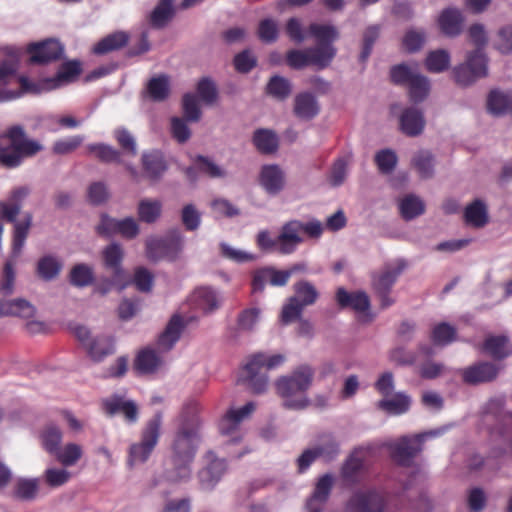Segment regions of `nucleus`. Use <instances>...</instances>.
I'll return each instance as SVG.
<instances>
[{
	"label": "nucleus",
	"instance_id": "f257e3e1",
	"mask_svg": "<svg viewBox=\"0 0 512 512\" xmlns=\"http://www.w3.org/2000/svg\"><path fill=\"white\" fill-rule=\"evenodd\" d=\"M199 405L188 403L179 416V426L171 444L170 461L172 467L165 471L167 481L177 483L190 478L191 464L195 458L200 440Z\"/></svg>",
	"mask_w": 512,
	"mask_h": 512
},
{
	"label": "nucleus",
	"instance_id": "f03ea898",
	"mask_svg": "<svg viewBox=\"0 0 512 512\" xmlns=\"http://www.w3.org/2000/svg\"><path fill=\"white\" fill-rule=\"evenodd\" d=\"M29 194L30 189L27 186H19L15 187L10 192L7 200L0 201V221L14 224L11 254L4 264L0 280V292L4 296L13 293L16 277L14 266L22 252L32 224V216L29 213L25 215L23 220H16L22 208L23 201Z\"/></svg>",
	"mask_w": 512,
	"mask_h": 512
},
{
	"label": "nucleus",
	"instance_id": "7ed1b4c3",
	"mask_svg": "<svg viewBox=\"0 0 512 512\" xmlns=\"http://www.w3.org/2000/svg\"><path fill=\"white\" fill-rule=\"evenodd\" d=\"M309 34L317 40V45L305 49H291L286 53L287 65L295 70L313 66L323 70L330 66L336 56L333 42L339 33L332 25L312 23L308 28Z\"/></svg>",
	"mask_w": 512,
	"mask_h": 512
},
{
	"label": "nucleus",
	"instance_id": "20e7f679",
	"mask_svg": "<svg viewBox=\"0 0 512 512\" xmlns=\"http://www.w3.org/2000/svg\"><path fill=\"white\" fill-rule=\"evenodd\" d=\"M323 233V226L318 220L302 222L290 220L285 222L277 237H273L267 229L260 230L256 235V246L265 253L277 252L281 255L294 253L305 241V236L318 239Z\"/></svg>",
	"mask_w": 512,
	"mask_h": 512
},
{
	"label": "nucleus",
	"instance_id": "39448f33",
	"mask_svg": "<svg viewBox=\"0 0 512 512\" xmlns=\"http://www.w3.org/2000/svg\"><path fill=\"white\" fill-rule=\"evenodd\" d=\"M468 35L470 41L477 48L467 55L465 63L454 68L455 81L461 86H468L477 79L486 77L488 73V59L483 52V48L487 44L484 26L478 23L471 25Z\"/></svg>",
	"mask_w": 512,
	"mask_h": 512
},
{
	"label": "nucleus",
	"instance_id": "423d86ee",
	"mask_svg": "<svg viewBox=\"0 0 512 512\" xmlns=\"http://www.w3.org/2000/svg\"><path fill=\"white\" fill-rule=\"evenodd\" d=\"M42 149L38 141L26 137L22 126L13 125L0 134V165L7 169L16 168L24 158L34 156Z\"/></svg>",
	"mask_w": 512,
	"mask_h": 512
},
{
	"label": "nucleus",
	"instance_id": "0eeeda50",
	"mask_svg": "<svg viewBox=\"0 0 512 512\" xmlns=\"http://www.w3.org/2000/svg\"><path fill=\"white\" fill-rule=\"evenodd\" d=\"M314 378V370L309 365H300L290 375L277 379V393L284 399L289 409H303L308 405L306 392Z\"/></svg>",
	"mask_w": 512,
	"mask_h": 512
},
{
	"label": "nucleus",
	"instance_id": "6e6552de",
	"mask_svg": "<svg viewBox=\"0 0 512 512\" xmlns=\"http://www.w3.org/2000/svg\"><path fill=\"white\" fill-rule=\"evenodd\" d=\"M284 362L285 356L282 354L267 356L264 353H256L243 366L238 382L246 385L255 394L263 393L268 386L266 372L282 365Z\"/></svg>",
	"mask_w": 512,
	"mask_h": 512
},
{
	"label": "nucleus",
	"instance_id": "1a4fd4ad",
	"mask_svg": "<svg viewBox=\"0 0 512 512\" xmlns=\"http://www.w3.org/2000/svg\"><path fill=\"white\" fill-rule=\"evenodd\" d=\"M162 427V413L157 412L151 417L141 431V440L129 448L128 463L130 466L144 463L158 444Z\"/></svg>",
	"mask_w": 512,
	"mask_h": 512
},
{
	"label": "nucleus",
	"instance_id": "9d476101",
	"mask_svg": "<svg viewBox=\"0 0 512 512\" xmlns=\"http://www.w3.org/2000/svg\"><path fill=\"white\" fill-rule=\"evenodd\" d=\"M183 249V236L172 231L163 238L151 237L146 240V257L152 262L175 261Z\"/></svg>",
	"mask_w": 512,
	"mask_h": 512
},
{
	"label": "nucleus",
	"instance_id": "9b49d317",
	"mask_svg": "<svg viewBox=\"0 0 512 512\" xmlns=\"http://www.w3.org/2000/svg\"><path fill=\"white\" fill-rule=\"evenodd\" d=\"M403 261L385 264L379 273L372 276V286L375 293L380 298V306L386 309L394 303V299L389 296L391 289L398 277L405 269Z\"/></svg>",
	"mask_w": 512,
	"mask_h": 512
},
{
	"label": "nucleus",
	"instance_id": "f8f14e48",
	"mask_svg": "<svg viewBox=\"0 0 512 512\" xmlns=\"http://www.w3.org/2000/svg\"><path fill=\"white\" fill-rule=\"evenodd\" d=\"M388 503L385 492L376 488L358 490L347 502L349 512H384Z\"/></svg>",
	"mask_w": 512,
	"mask_h": 512
},
{
	"label": "nucleus",
	"instance_id": "ddd939ff",
	"mask_svg": "<svg viewBox=\"0 0 512 512\" xmlns=\"http://www.w3.org/2000/svg\"><path fill=\"white\" fill-rule=\"evenodd\" d=\"M336 302L341 309H351L359 317V321L369 323L374 316L370 312V298L365 291L348 292L345 288L339 287L336 291Z\"/></svg>",
	"mask_w": 512,
	"mask_h": 512
},
{
	"label": "nucleus",
	"instance_id": "4468645a",
	"mask_svg": "<svg viewBox=\"0 0 512 512\" xmlns=\"http://www.w3.org/2000/svg\"><path fill=\"white\" fill-rule=\"evenodd\" d=\"M435 432L417 434L413 438L403 437L391 446V457L400 466L411 465L416 455L421 452L422 444L427 436H435Z\"/></svg>",
	"mask_w": 512,
	"mask_h": 512
},
{
	"label": "nucleus",
	"instance_id": "2eb2a0df",
	"mask_svg": "<svg viewBox=\"0 0 512 512\" xmlns=\"http://www.w3.org/2000/svg\"><path fill=\"white\" fill-rule=\"evenodd\" d=\"M27 52L32 64H47L59 60L64 52L62 44L55 39H47L38 43H31Z\"/></svg>",
	"mask_w": 512,
	"mask_h": 512
},
{
	"label": "nucleus",
	"instance_id": "dca6fc26",
	"mask_svg": "<svg viewBox=\"0 0 512 512\" xmlns=\"http://www.w3.org/2000/svg\"><path fill=\"white\" fill-rule=\"evenodd\" d=\"M501 366L489 362L479 361L473 365H470L461 370L462 380L468 385H479L494 381L499 372Z\"/></svg>",
	"mask_w": 512,
	"mask_h": 512
},
{
	"label": "nucleus",
	"instance_id": "f3484780",
	"mask_svg": "<svg viewBox=\"0 0 512 512\" xmlns=\"http://www.w3.org/2000/svg\"><path fill=\"white\" fill-rule=\"evenodd\" d=\"M289 279V273L286 270H278L272 266L257 269L252 276V292H263L267 283L271 286L283 287L288 283Z\"/></svg>",
	"mask_w": 512,
	"mask_h": 512
},
{
	"label": "nucleus",
	"instance_id": "a211bd4d",
	"mask_svg": "<svg viewBox=\"0 0 512 512\" xmlns=\"http://www.w3.org/2000/svg\"><path fill=\"white\" fill-rule=\"evenodd\" d=\"M259 181L267 193L276 195L285 186V174L276 164L264 165L261 168Z\"/></svg>",
	"mask_w": 512,
	"mask_h": 512
},
{
	"label": "nucleus",
	"instance_id": "6ab92c4d",
	"mask_svg": "<svg viewBox=\"0 0 512 512\" xmlns=\"http://www.w3.org/2000/svg\"><path fill=\"white\" fill-rule=\"evenodd\" d=\"M141 162L145 177L153 182L158 181L168 168L164 155L158 150L143 153Z\"/></svg>",
	"mask_w": 512,
	"mask_h": 512
},
{
	"label": "nucleus",
	"instance_id": "aec40b11",
	"mask_svg": "<svg viewBox=\"0 0 512 512\" xmlns=\"http://www.w3.org/2000/svg\"><path fill=\"white\" fill-rule=\"evenodd\" d=\"M365 473V461L354 451L344 462L341 468V478L346 486H355L361 483Z\"/></svg>",
	"mask_w": 512,
	"mask_h": 512
},
{
	"label": "nucleus",
	"instance_id": "412c9836",
	"mask_svg": "<svg viewBox=\"0 0 512 512\" xmlns=\"http://www.w3.org/2000/svg\"><path fill=\"white\" fill-rule=\"evenodd\" d=\"M255 409L253 402L245 404L239 409H229L220 419L218 428L222 435H231L238 430L239 424Z\"/></svg>",
	"mask_w": 512,
	"mask_h": 512
},
{
	"label": "nucleus",
	"instance_id": "4be33fe9",
	"mask_svg": "<svg viewBox=\"0 0 512 512\" xmlns=\"http://www.w3.org/2000/svg\"><path fill=\"white\" fill-rule=\"evenodd\" d=\"M481 349L494 360H503L512 355V344L505 335H488Z\"/></svg>",
	"mask_w": 512,
	"mask_h": 512
},
{
	"label": "nucleus",
	"instance_id": "5701e85b",
	"mask_svg": "<svg viewBox=\"0 0 512 512\" xmlns=\"http://www.w3.org/2000/svg\"><path fill=\"white\" fill-rule=\"evenodd\" d=\"M130 35L125 31H115L101 38L92 48L95 55H106L111 52L119 51L127 46Z\"/></svg>",
	"mask_w": 512,
	"mask_h": 512
},
{
	"label": "nucleus",
	"instance_id": "b1692460",
	"mask_svg": "<svg viewBox=\"0 0 512 512\" xmlns=\"http://www.w3.org/2000/svg\"><path fill=\"white\" fill-rule=\"evenodd\" d=\"M425 127L423 113L414 107L406 108L400 116V129L410 137L418 136Z\"/></svg>",
	"mask_w": 512,
	"mask_h": 512
},
{
	"label": "nucleus",
	"instance_id": "393cba45",
	"mask_svg": "<svg viewBox=\"0 0 512 512\" xmlns=\"http://www.w3.org/2000/svg\"><path fill=\"white\" fill-rule=\"evenodd\" d=\"M102 257L105 267L113 271L114 280L121 281L124 276L122 268L124 251L122 246L118 243H111L104 248Z\"/></svg>",
	"mask_w": 512,
	"mask_h": 512
},
{
	"label": "nucleus",
	"instance_id": "a878e982",
	"mask_svg": "<svg viewBox=\"0 0 512 512\" xmlns=\"http://www.w3.org/2000/svg\"><path fill=\"white\" fill-rule=\"evenodd\" d=\"M463 15L456 8H447L439 16L438 24L443 34L449 37H455L462 31Z\"/></svg>",
	"mask_w": 512,
	"mask_h": 512
},
{
	"label": "nucleus",
	"instance_id": "bb28decb",
	"mask_svg": "<svg viewBox=\"0 0 512 512\" xmlns=\"http://www.w3.org/2000/svg\"><path fill=\"white\" fill-rule=\"evenodd\" d=\"M184 329V322L180 315H173L168 322L165 330L159 336L157 345L159 349L168 351L172 349L175 343L179 340L181 332Z\"/></svg>",
	"mask_w": 512,
	"mask_h": 512
},
{
	"label": "nucleus",
	"instance_id": "cd10ccee",
	"mask_svg": "<svg viewBox=\"0 0 512 512\" xmlns=\"http://www.w3.org/2000/svg\"><path fill=\"white\" fill-rule=\"evenodd\" d=\"M191 303L196 310L204 314L211 313L219 307L217 293L209 287L196 289L191 296Z\"/></svg>",
	"mask_w": 512,
	"mask_h": 512
},
{
	"label": "nucleus",
	"instance_id": "c85d7f7f",
	"mask_svg": "<svg viewBox=\"0 0 512 512\" xmlns=\"http://www.w3.org/2000/svg\"><path fill=\"white\" fill-rule=\"evenodd\" d=\"M36 313L35 307L25 299L18 298L11 301L0 300V317L16 316L23 319H30Z\"/></svg>",
	"mask_w": 512,
	"mask_h": 512
},
{
	"label": "nucleus",
	"instance_id": "c756f323",
	"mask_svg": "<svg viewBox=\"0 0 512 512\" xmlns=\"http://www.w3.org/2000/svg\"><path fill=\"white\" fill-rule=\"evenodd\" d=\"M226 470V463L222 459H213L203 468L199 474V481L202 489L210 490L220 480L221 476Z\"/></svg>",
	"mask_w": 512,
	"mask_h": 512
},
{
	"label": "nucleus",
	"instance_id": "7c9ffc66",
	"mask_svg": "<svg viewBox=\"0 0 512 512\" xmlns=\"http://www.w3.org/2000/svg\"><path fill=\"white\" fill-rule=\"evenodd\" d=\"M295 115L304 120H310L319 113V105L311 93H300L294 100Z\"/></svg>",
	"mask_w": 512,
	"mask_h": 512
},
{
	"label": "nucleus",
	"instance_id": "2f4dec72",
	"mask_svg": "<svg viewBox=\"0 0 512 512\" xmlns=\"http://www.w3.org/2000/svg\"><path fill=\"white\" fill-rule=\"evenodd\" d=\"M174 0H159L150 13L149 24L156 29L165 27L174 16Z\"/></svg>",
	"mask_w": 512,
	"mask_h": 512
},
{
	"label": "nucleus",
	"instance_id": "473e14b6",
	"mask_svg": "<svg viewBox=\"0 0 512 512\" xmlns=\"http://www.w3.org/2000/svg\"><path fill=\"white\" fill-rule=\"evenodd\" d=\"M162 364V360L158 353L151 348L141 350L134 361V367L143 374L155 372Z\"/></svg>",
	"mask_w": 512,
	"mask_h": 512
},
{
	"label": "nucleus",
	"instance_id": "72a5a7b5",
	"mask_svg": "<svg viewBox=\"0 0 512 512\" xmlns=\"http://www.w3.org/2000/svg\"><path fill=\"white\" fill-rule=\"evenodd\" d=\"M512 95L492 90L487 98V109L493 115L511 114Z\"/></svg>",
	"mask_w": 512,
	"mask_h": 512
},
{
	"label": "nucleus",
	"instance_id": "f704fd0d",
	"mask_svg": "<svg viewBox=\"0 0 512 512\" xmlns=\"http://www.w3.org/2000/svg\"><path fill=\"white\" fill-rule=\"evenodd\" d=\"M464 218L466 223L474 227L480 228L485 226L488 222V213L485 204L479 199L474 200L465 208Z\"/></svg>",
	"mask_w": 512,
	"mask_h": 512
},
{
	"label": "nucleus",
	"instance_id": "c9c22d12",
	"mask_svg": "<svg viewBox=\"0 0 512 512\" xmlns=\"http://www.w3.org/2000/svg\"><path fill=\"white\" fill-rule=\"evenodd\" d=\"M253 144L262 154H272L278 148L276 134L268 129H257L253 135Z\"/></svg>",
	"mask_w": 512,
	"mask_h": 512
},
{
	"label": "nucleus",
	"instance_id": "e433bc0d",
	"mask_svg": "<svg viewBox=\"0 0 512 512\" xmlns=\"http://www.w3.org/2000/svg\"><path fill=\"white\" fill-rule=\"evenodd\" d=\"M85 347L89 356L95 362H100L108 355L114 353L113 342L107 337L94 338Z\"/></svg>",
	"mask_w": 512,
	"mask_h": 512
},
{
	"label": "nucleus",
	"instance_id": "4c0bfd02",
	"mask_svg": "<svg viewBox=\"0 0 512 512\" xmlns=\"http://www.w3.org/2000/svg\"><path fill=\"white\" fill-rule=\"evenodd\" d=\"M333 486V477L330 474L321 476L315 486L311 500L308 502L310 512H321L320 507H313V502L325 503L330 495Z\"/></svg>",
	"mask_w": 512,
	"mask_h": 512
},
{
	"label": "nucleus",
	"instance_id": "58836bf2",
	"mask_svg": "<svg viewBox=\"0 0 512 512\" xmlns=\"http://www.w3.org/2000/svg\"><path fill=\"white\" fill-rule=\"evenodd\" d=\"M410 397L398 392L390 399H382L378 402V408L390 414L400 415L409 410Z\"/></svg>",
	"mask_w": 512,
	"mask_h": 512
},
{
	"label": "nucleus",
	"instance_id": "ea45409f",
	"mask_svg": "<svg viewBox=\"0 0 512 512\" xmlns=\"http://www.w3.org/2000/svg\"><path fill=\"white\" fill-rule=\"evenodd\" d=\"M62 438V431L55 424L46 425L40 434L43 448L51 455H54V453L60 448Z\"/></svg>",
	"mask_w": 512,
	"mask_h": 512
},
{
	"label": "nucleus",
	"instance_id": "a19ab883",
	"mask_svg": "<svg viewBox=\"0 0 512 512\" xmlns=\"http://www.w3.org/2000/svg\"><path fill=\"white\" fill-rule=\"evenodd\" d=\"M162 204L159 200L143 199L138 204L139 220L148 224L154 223L160 217Z\"/></svg>",
	"mask_w": 512,
	"mask_h": 512
},
{
	"label": "nucleus",
	"instance_id": "79ce46f5",
	"mask_svg": "<svg viewBox=\"0 0 512 512\" xmlns=\"http://www.w3.org/2000/svg\"><path fill=\"white\" fill-rule=\"evenodd\" d=\"M456 335V329L452 325L441 322L433 327L430 338L435 346L443 347L452 343Z\"/></svg>",
	"mask_w": 512,
	"mask_h": 512
},
{
	"label": "nucleus",
	"instance_id": "37998d69",
	"mask_svg": "<svg viewBox=\"0 0 512 512\" xmlns=\"http://www.w3.org/2000/svg\"><path fill=\"white\" fill-rule=\"evenodd\" d=\"M62 268L61 262L54 256L47 255L39 259L37 263V274L45 281L58 276Z\"/></svg>",
	"mask_w": 512,
	"mask_h": 512
},
{
	"label": "nucleus",
	"instance_id": "c03bdc74",
	"mask_svg": "<svg viewBox=\"0 0 512 512\" xmlns=\"http://www.w3.org/2000/svg\"><path fill=\"white\" fill-rule=\"evenodd\" d=\"M412 164L422 179L431 178L434 174V158L431 152L421 150L415 154Z\"/></svg>",
	"mask_w": 512,
	"mask_h": 512
},
{
	"label": "nucleus",
	"instance_id": "a18cd8bd",
	"mask_svg": "<svg viewBox=\"0 0 512 512\" xmlns=\"http://www.w3.org/2000/svg\"><path fill=\"white\" fill-rule=\"evenodd\" d=\"M169 79L166 75L152 77L147 84L149 97L156 102L164 101L169 96Z\"/></svg>",
	"mask_w": 512,
	"mask_h": 512
},
{
	"label": "nucleus",
	"instance_id": "49530a36",
	"mask_svg": "<svg viewBox=\"0 0 512 512\" xmlns=\"http://www.w3.org/2000/svg\"><path fill=\"white\" fill-rule=\"evenodd\" d=\"M83 451L80 445L76 443H68L63 448H59L54 457L59 463L65 467L75 465L82 457Z\"/></svg>",
	"mask_w": 512,
	"mask_h": 512
},
{
	"label": "nucleus",
	"instance_id": "de8ad7c7",
	"mask_svg": "<svg viewBox=\"0 0 512 512\" xmlns=\"http://www.w3.org/2000/svg\"><path fill=\"white\" fill-rule=\"evenodd\" d=\"M399 208L401 216L405 220L414 219L425 211L423 201L415 195H408L404 197L400 202Z\"/></svg>",
	"mask_w": 512,
	"mask_h": 512
},
{
	"label": "nucleus",
	"instance_id": "09e8293b",
	"mask_svg": "<svg viewBox=\"0 0 512 512\" xmlns=\"http://www.w3.org/2000/svg\"><path fill=\"white\" fill-rule=\"evenodd\" d=\"M430 83L427 77L417 73L408 85L410 100L414 103L422 102L428 95Z\"/></svg>",
	"mask_w": 512,
	"mask_h": 512
},
{
	"label": "nucleus",
	"instance_id": "8fccbe9b",
	"mask_svg": "<svg viewBox=\"0 0 512 512\" xmlns=\"http://www.w3.org/2000/svg\"><path fill=\"white\" fill-rule=\"evenodd\" d=\"M450 64V55L446 50H435L428 54L425 60L426 69L432 73L445 71Z\"/></svg>",
	"mask_w": 512,
	"mask_h": 512
},
{
	"label": "nucleus",
	"instance_id": "3c124183",
	"mask_svg": "<svg viewBox=\"0 0 512 512\" xmlns=\"http://www.w3.org/2000/svg\"><path fill=\"white\" fill-rule=\"evenodd\" d=\"M70 283L76 287H85L94 280L93 270L87 264H76L69 274Z\"/></svg>",
	"mask_w": 512,
	"mask_h": 512
},
{
	"label": "nucleus",
	"instance_id": "603ef678",
	"mask_svg": "<svg viewBox=\"0 0 512 512\" xmlns=\"http://www.w3.org/2000/svg\"><path fill=\"white\" fill-rule=\"evenodd\" d=\"M15 67L10 63L0 65V102L15 99L17 93L6 91L5 86L9 85L15 76Z\"/></svg>",
	"mask_w": 512,
	"mask_h": 512
},
{
	"label": "nucleus",
	"instance_id": "864d4df0",
	"mask_svg": "<svg viewBox=\"0 0 512 512\" xmlns=\"http://www.w3.org/2000/svg\"><path fill=\"white\" fill-rule=\"evenodd\" d=\"M90 153L95 154L99 161L104 163H121V153L110 145L90 144L87 147Z\"/></svg>",
	"mask_w": 512,
	"mask_h": 512
},
{
	"label": "nucleus",
	"instance_id": "5fc2aeb1",
	"mask_svg": "<svg viewBox=\"0 0 512 512\" xmlns=\"http://www.w3.org/2000/svg\"><path fill=\"white\" fill-rule=\"evenodd\" d=\"M380 36V26H368L363 33L362 50L359 56V61L365 63L371 55L373 46Z\"/></svg>",
	"mask_w": 512,
	"mask_h": 512
},
{
	"label": "nucleus",
	"instance_id": "6e6d98bb",
	"mask_svg": "<svg viewBox=\"0 0 512 512\" xmlns=\"http://www.w3.org/2000/svg\"><path fill=\"white\" fill-rule=\"evenodd\" d=\"M294 290L296 295L293 298H298L300 304H303V307L312 305L318 298L317 290L308 281L297 282L294 285Z\"/></svg>",
	"mask_w": 512,
	"mask_h": 512
},
{
	"label": "nucleus",
	"instance_id": "4d7b16f0",
	"mask_svg": "<svg viewBox=\"0 0 512 512\" xmlns=\"http://www.w3.org/2000/svg\"><path fill=\"white\" fill-rule=\"evenodd\" d=\"M314 448L318 457L326 461L333 460L339 453V445L331 435H324Z\"/></svg>",
	"mask_w": 512,
	"mask_h": 512
},
{
	"label": "nucleus",
	"instance_id": "13d9d810",
	"mask_svg": "<svg viewBox=\"0 0 512 512\" xmlns=\"http://www.w3.org/2000/svg\"><path fill=\"white\" fill-rule=\"evenodd\" d=\"M132 284L143 293H149L154 284V275L145 267H137L134 270Z\"/></svg>",
	"mask_w": 512,
	"mask_h": 512
},
{
	"label": "nucleus",
	"instance_id": "bf43d9fd",
	"mask_svg": "<svg viewBox=\"0 0 512 512\" xmlns=\"http://www.w3.org/2000/svg\"><path fill=\"white\" fill-rule=\"evenodd\" d=\"M197 93L200 99L208 105L213 104L218 97L216 84L209 77H203L197 83Z\"/></svg>",
	"mask_w": 512,
	"mask_h": 512
},
{
	"label": "nucleus",
	"instance_id": "052dcab7",
	"mask_svg": "<svg viewBox=\"0 0 512 512\" xmlns=\"http://www.w3.org/2000/svg\"><path fill=\"white\" fill-rule=\"evenodd\" d=\"M182 110L184 119L189 122H198L201 118V109L196 96L192 93H186L183 95Z\"/></svg>",
	"mask_w": 512,
	"mask_h": 512
},
{
	"label": "nucleus",
	"instance_id": "680f3d73",
	"mask_svg": "<svg viewBox=\"0 0 512 512\" xmlns=\"http://www.w3.org/2000/svg\"><path fill=\"white\" fill-rule=\"evenodd\" d=\"M349 161L350 156L340 157L335 160L329 176V182L332 186L337 187L343 184L347 176Z\"/></svg>",
	"mask_w": 512,
	"mask_h": 512
},
{
	"label": "nucleus",
	"instance_id": "e2e57ef3",
	"mask_svg": "<svg viewBox=\"0 0 512 512\" xmlns=\"http://www.w3.org/2000/svg\"><path fill=\"white\" fill-rule=\"evenodd\" d=\"M258 37L262 42L273 43L278 39L279 29L275 20L266 18L259 22Z\"/></svg>",
	"mask_w": 512,
	"mask_h": 512
},
{
	"label": "nucleus",
	"instance_id": "0e129e2a",
	"mask_svg": "<svg viewBox=\"0 0 512 512\" xmlns=\"http://www.w3.org/2000/svg\"><path fill=\"white\" fill-rule=\"evenodd\" d=\"M267 92L278 99H285L291 93L290 82L284 77L273 76L267 84Z\"/></svg>",
	"mask_w": 512,
	"mask_h": 512
},
{
	"label": "nucleus",
	"instance_id": "69168bd1",
	"mask_svg": "<svg viewBox=\"0 0 512 512\" xmlns=\"http://www.w3.org/2000/svg\"><path fill=\"white\" fill-rule=\"evenodd\" d=\"M375 163L381 173L388 174L396 167L397 156L394 151L383 149L376 153Z\"/></svg>",
	"mask_w": 512,
	"mask_h": 512
},
{
	"label": "nucleus",
	"instance_id": "338daca9",
	"mask_svg": "<svg viewBox=\"0 0 512 512\" xmlns=\"http://www.w3.org/2000/svg\"><path fill=\"white\" fill-rule=\"evenodd\" d=\"M417 73L411 70L406 64H398L391 68L390 78L391 81L396 85H406L412 81V78Z\"/></svg>",
	"mask_w": 512,
	"mask_h": 512
},
{
	"label": "nucleus",
	"instance_id": "774afa93",
	"mask_svg": "<svg viewBox=\"0 0 512 512\" xmlns=\"http://www.w3.org/2000/svg\"><path fill=\"white\" fill-rule=\"evenodd\" d=\"M487 496L482 488L474 487L468 491L467 506L470 512H481L486 507Z\"/></svg>",
	"mask_w": 512,
	"mask_h": 512
}]
</instances>
